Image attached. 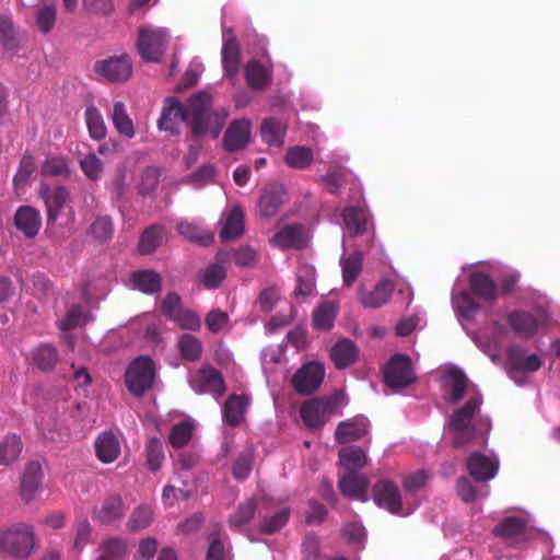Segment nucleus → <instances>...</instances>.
I'll return each mask as SVG.
<instances>
[{"label":"nucleus","instance_id":"f257e3e1","mask_svg":"<svg viewBox=\"0 0 560 560\" xmlns=\"http://www.w3.org/2000/svg\"><path fill=\"white\" fill-rule=\"evenodd\" d=\"M184 116L191 137L199 139L210 132L215 139L225 126L229 112L224 107L212 108L211 95L200 91L192 94L184 105Z\"/></svg>","mask_w":560,"mask_h":560},{"label":"nucleus","instance_id":"f03ea898","mask_svg":"<svg viewBox=\"0 0 560 560\" xmlns=\"http://www.w3.org/2000/svg\"><path fill=\"white\" fill-rule=\"evenodd\" d=\"M37 548V537L32 525L16 523L0 530V550L14 559L26 560Z\"/></svg>","mask_w":560,"mask_h":560},{"label":"nucleus","instance_id":"7ed1b4c3","mask_svg":"<svg viewBox=\"0 0 560 560\" xmlns=\"http://www.w3.org/2000/svg\"><path fill=\"white\" fill-rule=\"evenodd\" d=\"M482 398L480 396L469 398L465 405L453 411L448 429L454 433L453 446L458 448L470 443L477 435L474 417L480 409Z\"/></svg>","mask_w":560,"mask_h":560},{"label":"nucleus","instance_id":"20e7f679","mask_svg":"<svg viewBox=\"0 0 560 560\" xmlns=\"http://www.w3.org/2000/svg\"><path fill=\"white\" fill-rule=\"evenodd\" d=\"M341 399V393L315 397L301 406L300 416L308 429H319L335 415Z\"/></svg>","mask_w":560,"mask_h":560},{"label":"nucleus","instance_id":"39448f33","mask_svg":"<svg viewBox=\"0 0 560 560\" xmlns=\"http://www.w3.org/2000/svg\"><path fill=\"white\" fill-rule=\"evenodd\" d=\"M155 382V363L147 355L132 360L125 372V384L136 397H141L150 390Z\"/></svg>","mask_w":560,"mask_h":560},{"label":"nucleus","instance_id":"423d86ee","mask_svg":"<svg viewBox=\"0 0 560 560\" xmlns=\"http://www.w3.org/2000/svg\"><path fill=\"white\" fill-rule=\"evenodd\" d=\"M168 39L163 28L142 26L139 28L138 50L147 61L158 62L164 55Z\"/></svg>","mask_w":560,"mask_h":560},{"label":"nucleus","instance_id":"0eeeda50","mask_svg":"<svg viewBox=\"0 0 560 560\" xmlns=\"http://www.w3.org/2000/svg\"><path fill=\"white\" fill-rule=\"evenodd\" d=\"M417 381L411 359L406 354H394L384 371V382L393 389H402Z\"/></svg>","mask_w":560,"mask_h":560},{"label":"nucleus","instance_id":"6e6552de","mask_svg":"<svg viewBox=\"0 0 560 560\" xmlns=\"http://www.w3.org/2000/svg\"><path fill=\"white\" fill-rule=\"evenodd\" d=\"M324 377V365L318 362L311 361L304 363L296 370L291 380V384L298 394L308 396L319 388Z\"/></svg>","mask_w":560,"mask_h":560},{"label":"nucleus","instance_id":"1a4fd4ad","mask_svg":"<svg viewBox=\"0 0 560 560\" xmlns=\"http://www.w3.org/2000/svg\"><path fill=\"white\" fill-rule=\"evenodd\" d=\"M94 70L108 82H124L132 74V61L127 55L114 56L97 60L94 63Z\"/></svg>","mask_w":560,"mask_h":560},{"label":"nucleus","instance_id":"9d476101","mask_svg":"<svg viewBox=\"0 0 560 560\" xmlns=\"http://www.w3.org/2000/svg\"><path fill=\"white\" fill-rule=\"evenodd\" d=\"M189 384L197 394H212L220 397L226 390L221 372L211 365L200 368L191 376Z\"/></svg>","mask_w":560,"mask_h":560},{"label":"nucleus","instance_id":"9b49d317","mask_svg":"<svg viewBox=\"0 0 560 560\" xmlns=\"http://www.w3.org/2000/svg\"><path fill=\"white\" fill-rule=\"evenodd\" d=\"M372 497L378 508L395 515H402V500L395 482L388 479L377 480L372 487Z\"/></svg>","mask_w":560,"mask_h":560},{"label":"nucleus","instance_id":"f8f14e48","mask_svg":"<svg viewBox=\"0 0 560 560\" xmlns=\"http://www.w3.org/2000/svg\"><path fill=\"white\" fill-rule=\"evenodd\" d=\"M185 122L184 105L177 97L167 96L163 103L158 127L162 131L178 135V121Z\"/></svg>","mask_w":560,"mask_h":560},{"label":"nucleus","instance_id":"ddd939ff","mask_svg":"<svg viewBox=\"0 0 560 560\" xmlns=\"http://www.w3.org/2000/svg\"><path fill=\"white\" fill-rule=\"evenodd\" d=\"M394 290V281L382 279L371 291L360 290L359 302L365 308H380L388 303Z\"/></svg>","mask_w":560,"mask_h":560},{"label":"nucleus","instance_id":"4468645a","mask_svg":"<svg viewBox=\"0 0 560 560\" xmlns=\"http://www.w3.org/2000/svg\"><path fill=\"white\" fill-rule=\"evenodd\" d=\"M338 487L340 492L347 498L362 502H366L369 500L368 490L370 481L363 474H358L355 471L347 472L339 479Z\"/></svg>","mask_w":560,"mask_h":560},{"label":"nucleus","instance_id":"2eb2a0df","mask_svg":"<svg viewBox=\"0 0 560 560\" xmlns=\"http://www.w3.org/2000/svg\"><path fill=\"white\" fill-rule=\"evenodd\" d=\"M271 243L282 249L304 248L307 241L303 225L298 223L284 225L275 234Z\"/></svg>","mask_w":560,"mask_h":560},{"label":"nucleus","instance_id":"dca6fc26","mask_svg":"<svg viewBox=\"0 0 560 560\" xmlns=\"http://www.w3.org/2000/svg\"><path fill=\"white\" fill-rule=\"evenodd\" d=\"M369 431V420L363 416L341 421L335 431V439L340 444L362 439Z\"/></svg>","mask_w":560,"mask_h":560},{"label":"nucleus","instance_id":"f3484780","mask_svg":"<svg viewBox=\"0 0 560 560\" xmlns=\"http://www.w3.org/2000/svg\"><path fill=\"white\" fill-rule=\"evenodd\" d=\"M499 464L480 452H474L467 459L469 475L477 482L492 479L498 472Z\"/></svg>","mask_w":560,"mask_h":560},{"label":"nucleus","instance_id":"a211bd4d","mask_svg":"<svg viewBox=\"0 0 560 560\" xmlns=\"http://www.w3.org/2000/svg\"><path fill=\"white\" fill-rule=\"evenodd\" d=\"M250 137V122L246 119L234 120L226 129L223 147L229 152H235L246 147Z\"/></svg>","mask_w":560,"mask_h":560},{"label":"nucleus","instance_id":"6ab92c4d","mask_svg":"<svg viewBox=\"0 0 560 560\" xmlns=\"http://www.w3.org/2000/svg\"><path fill=\"white\" fill-rule=\"evenodd\" d=\"M21 47V37L10 16H0V52L13 58Z\"/></svg>","mask_w":560,"mask_h":560},{"label":"nucleus","instance_id":"aec40b11","mask_svg":"<svg viewBox=\"0 0 560 560\" xmlns=\"http://www.w3.org/2000/svg\"><path fill=\"white\" fill-rule=\"evenodd\" d=\"M506 322L513 331L525 339L533 338L539 329V320L525 311H514L508 315Z\"/></svg>","mask_w":560,"mask_h":560},{"label":"nucleus","instance_id":"412c9836","mask_svg":"<svg viewBox=\"0 0 560 560\" xmlns=\"http://www.w3.org/2000/svg\"><path fill=\"white\" fill-rule=\"evenodd\" d=\"M42 220L39 212L30 206L20 207L14 215V226L27 238L35 237L40 229Z\"/></svg>","mask_w":560,"mask_h":560},{"label":"nucleus","instance_id":"4be33fe9","mask_svg":"<svg viewBox=\"0 0 560 560\" xmlns=\"http://www.w3.org/2000/svg\"><path fill=\"white\" fill-rule=\"evenodd\" d=\"M469 288L471 292L486 302H494L499 288L494 280L483 271H474L469 276Z\"/></svg>","mask_w":560,"mask_h":560},{"label":"nucleus","instance_id":"5701e85b","mask_svg":"<svg viewBox=\"0 0 560 560\" xmlns=\"http://www.w3.org/2000/svg\"><path fill=\"white\" fill-rule=\"evenodd\" d=\"M249 405V397L242 394H232L223 405V420L230 427H238L245 418L246 409Z\"/></svg>","mask_w":560,"mask_h":560},{"label":"nucleus","instance_id":"b1692460","mask_svg":"<svg viewBox=\"0 0 560 560\" xmlns=\"http://www.w3.org/2000/svg\"><path fill=\"white\" fill-rule=\"evenodd\" d=\"M127 506L119 494H110L104 499L100 509L95 510L94 517L102 524H112L121 518Z\"/></svg>","mask_w":560,"mask_h":560},{"label":"nucleus","instance_id":"393cba45","mask_svg":"<svg viewBox=\"0 0 560 560\" xmlns=\"http://www.w3.org/2000/svg\"><path fill=\"white\" fill-rule=\"evenodd\" d=\"M42 198L45 201L47 210V223L52 224L59 217L60 211L63 209L69 199V191L66 187L59 186L56 189L46 187L42 190Z\"/></svg>","mask_w":560,"mask_h":560},{"label":"nucleus","instance_id":"a878e982","mask_svg":"<svg viewBox=\"0 0 560 560\" xmlns=\"http://www.w3.org/2000/svg\"><path fill=\"white\" fill-rule=\"evenodd\" d=\"M94 446L97 458L104 464L113 463L120 454L119 440L110 431L100 433Z\"/></svg>","mask_w":560,"mask_h":560},{"label":"nucleus","instance_id":"bb28decb","mask_svg":"<svg viewBox=\"0 0 560 560\" xmlns=\"http://www.w3.org/2000/svg\"><path fill=\"white\" fill-rule=\"evenodd\" d=\"M43 472L38 462H32L26 466L22 476L20 494L24 502L28 503L35 498V493L42 483Z\"/></svg>","mask_w":560,"mask_h":560},{"label":"nucleus","instance_id":"cd10ccee","mask_svg":"<svg viewBox=\"0 0 560 560\" xmlns=\"http://www.w3.org/2000/svg\"><path fill=\"white\" fill-rule=\"evenodd\" d=\"M358 353L357 345L352 340L343 338L331 348L330 359L337 369L342 370L355 362Z\"/></svg>","mask_w":560,"mask_h":560},{"label":"nucleus","instance_id":"c85d7f7f","mask_svg":"<svg viewBox=\"0 0 560 560\" xmlns=\"http://www.w3.org/2000/svg\"><path fill=\"white\" fill-rule=\"evenodd\" d=\"M284 190L281 186H270L262 190L259 200V214L264 218L276 215L283 205Z\"/></svg>","mask_w":560,"mask_h":560},{"label":"nucleus","instance_id":"c756f323","mask_svg":"<svg viewBox=\"0 0 560 560\" xmlns=\"http://www.w3.org/2000/svg\"><path fill=\"white\" fill-rule=\"evenodd\" d=\"M133 289L144 293H159L162 289V278L159 272L152 269L137 270L130 276Z\"/></svg>","mask_w":560,"mask_h":560},{"label":"nucleus","instance_id":"7c9ffc66","mask_svg":"<svg viewBox=\"0 0 560 560\" xmlns=\"http://www.w3.org/2000/svg\"><path fill=\"white\" fill-rule=\"evenodd\" d=\"M316 288V270L312 265L301 264L296 270V287L294 295L296 298L310 296Z\"/></svg>","mask_w":560,"mask_h":560},{"label":"nucleus","instance_id":"2f4dec72","mask_svg":"<svg viewBox=\"0 0 560 560\" xmlns=\"http://www.w3.org/2000/svg\"><path fill=\"white\" fill-rule=\"evenodd\" d=\"M287 126L278 118L269 117L262 120L260 126V133L262 140L273 147H282Z\"/></svg>","mask_w":560,"mask_h":560},{"label":"nucleus","instance_id":"473e14b6","mask_svg":"<svg viewBox=\"0 0 560 560\" xmlns=\"http://www.w3.org/2000/svg\"><path fill=\"white\" fill-rule=\"evenodd\" d=\"M244 233V212L241 206H234L228 214L220 232L222 241L235 240Z\"/></svg>","mask_w":560,"mask_h":560},{"label":"nucleus","instance_id":"72a5a7b5","mask_svg":"<svg viewBox=\"0 0 560 560\" xmlns=\"http://www.w3.org/2000/svg\"><path fill=\"white\" fill-rule=\"evenodd\" d=\"M128 544L121 537L105 538L98 546L96 560H122L127 555Z\"/></svg>","mask_w":560,"mask_h":560},{"label":"nucleus","instance_id":"f704fd0d","mask_svg":"<svg viewBox=\"0 0 560 560\" xmlns=\"http://www.w3.org/2000/svg\"><path fill=\"white\" fill-rule=\"evenodd\" d=\"M340 464L348 472L363 468L368 463L365 452L357 445L343 446L338 452Z\"/></svg>","mask_w":560,"mask_h":560},{"label":"nucleus","instance_id":"c9c22d12","mask_svg":"<svg viewBox=\"0 0 560 560\" xmlns=\"http://www.w3.org/2000/svg\"><path fill=\"white\" fill-rule=\"evenodd\" d=\"M258 501L256 498H249L241 503L236 510L229 516V525L232 529L238 530L248 524L256 513Z\"/></svg>","mask_w":560,"mask_h":560},{"label":"nucleus","instance_id":"e433bc0d","mask_svg":"<svg viewBox=\"0 0 560 560\" xmlns=\"http://www.w3.org/2000/svg\"><path fill=\"white\" fill-rule=\"evenodd\" d=\"M57 20V7L52 1L42 3L34 12V21L42 34L51 32Z\"/></svg>","mask_w":560,"mask_h":560},{"label":"nucleus","instance_id":"4c0bfd02","mask_svg":"<svg viewBox=\"0 0 560 560\" xmlns=\"http://www.w3.org/2000/svg\"><path fill=\"white\" fill-rule=\"evenodd\" d=\"M245 79L253 90H262L271 81L270 72L258 61H249L245 67Z\"/></svg>","mask_w":560,"mask_h":560},{"label":"nucleus","instance_id":"58836bf2","mask_svg":"<svg viewBox=\"0 0 560 560\" xmlns=\"http://www.w3.org/2000/svg\"><path fill=\"white\" fill-rule=\"evenodd\" d=\"M222 65L228 77L233 78L240 68V46L235 37L229 38L222 48Z\"/></svg>","mask_w":560,"mask_h":560},{"label":"nucleus","instance_id":"ea45409f","mask_svg":"<svg viewBox=\"0 0 560 560\" xmlns=\"http://www.w3.org/2000/svg\"><path fill=\"white\" fill-rule=\"evenodd\" d=\"M85 124L90 137L95 141H101L107 136V127L101 112L93 105L86 107L84 112Z\"/></svg>","mask_w":560,"mask_h":560},{"label":"nucleus","instance_id":"a19ab883","mask_svg":"<svg viewBox=\"0 0 560 560\" xmlns=\"http://www.w3.org/2000/svg\"><path fill=\"white\" fill-rule=\"evenodd\" d=\"M342 268L343 284L351 287L362 271L363 255L359 250H354L340 261Z\"/></svg>","mask_w":560,"mask_h":560},{"label":"nucleus","instance_id":"79ce46f5","mask_svg":"<svg viewBox=\"0 0 560 560\" xmlns=\"http://www.w3.org/2000/svg\"><path fill=\"white\" fill-rule=\"evenodd\" d=\"M338 314V306L327 301L317 306L313 313V325L319 330H330Z\"/></svg>","mask_w":560,"mask_h":560},{"label":"nucleus","instance_id":"37998d69","mask_svg":"<svg viewBox=\"0 0 560 560\" xmlns=\"http://www.w3.org/2000/svg\"><path fill=\"white\" fill-rule=\"evenodd\" d=\"M228 260H230L229 253H219L217 255L218 264H212L207 267L202 278V282L206 288L215 289L222 283L226 277V271L225 268L219 264L225 262Z\"/></svg>","mask_w":560,"mask_h":560},{"label":"nucleus","instance_id":"c03bdc74","mask_svg":"<svg viewBox=\"0 0 560 560\" xmlns=\"http://www.w3.org/2000/svg\"><path fill=\"white\" fill-rule=\"evenodd\" d=\"M110 117L116 130L120 135L127 138H132L135 136V126L132 119L129 117L126 110L124 102L117 101L114 103L113 113Z\"/></svg>","mask_w":560,"mask_h":560},{"label":"nucleus","instance_id":"a18cd8bd","mask_svg":"<svg viewBox=\"0 0 560 560\" xmlns=\"http://www.w3.org/2000/svg\"><path fill=\"white\" fill-rule=\"evenodd\" d=\"M164 228L155 224L145 229L140 237L138 250L142 255L151 254L162 244Z\"/></svg>","mask_w":560,"mask_h":560},{"label":"nucleus","instance_id":"49530a36","mask_svg":"<svg viewBox=\"0 0 560 560\" xmlns=\"http://www.w3.org/2000/svg\"><path fill=\"white\" fill-rule=\"evenodd\" d=\"M510 363L518 371L535 372L541 366V360L537 354L524 357L523 351L516 347L508 350Z\"/></svg>","mask_w":560,"mask_h":560},{"label":"nucleus","instance_id":"de8ad7c7","mask_svg":"<svg viewBox=\"0 0 560 560\" xmlns=\"http://www.w3.org/2000/svg\"><path fill=\"white\" fill-rule=\"evenodd\" d=\"M314 160V154L311 148L303 145H295L288 149L284 161L295 170L308 168Z\"/></svg>","mask_w":560,"mask_h":560},{"label":"nucleus","instance_id":"09e8293b","mask_svg":"<svg viewBox=\"0 0 560 560\" xmlns=\"http://www.w3.org/2000/svg\"><path fill=\"white\" fill-rule=\"evenodd\" d=\"M176 229L180 235L190 242L198 243L203 246L213 242V234L202 230L195 223L180 221L177 223Z\"/></svg>","mask_w":560,"mask_h":560},{"label":"nucleus","instance_id":"8fccbe9b","mask_svg":"<svg viewBox=\"0 0 560 560\" xmlns=\"http://www.w3.org/2000/svg\"><path fill=\"white\" fill-rule=\"evenodd\" d=\"M526 523L518 516L503 518L494 528L493 535L504 539H513L524 533Z\"/></svg>","mask_w":560,"mask_h":560},{"label":"nucleus","instance_id":"3c124183","mask_svg":"<svg viewBox=\"0 0 560 560\" xmlns=\"http://www.w3.org/2000/svg\"><path fill=\"white\" fill-rule=\"evenodd\" d=\"M291 510L283 508L272 515L265 516L258 525V530L264 535H273L280 532L289 522Z\"/></svg>","mask_w":560,"mask_h":560},{"label":"nucleus","instance_id":"603ef678","mask_svg":"<svg viewBox=\"0 0 560 560\" xmlns=\"http://www.w3.org/2000/svg\"><path fill=\"white\" fill-rule=\"evenodd\" d=\"M23 448L20 436L10 434L0 442V465L8 466L15 462Z\"/></svg>","mask_w":560,"mask_h":560},{"label":"nucleus","instance_id":"864d4df0","mask_svg":"<svg viewBox=\"0 0 560 560\" xmlns=\"http://www.w3.org/2000/svg\"><path fill=\"white\" fill-rule=\"evenodd\" d=\"M182 358L189 362H195L201 358L202 343L191 334H184L179 337L177 343Z\"/></svg>","mask_w":560,"mask_h":560},{"label":"nucleus","instance_id":"5fc2aeb1","mask_svg":"<svg viewBox=\"0 0 560 560\" xmlns=\"http://www.w3.org/2000/svg\"><path fill=\"white\" fill-rule=\"evenodd\" d=\"M446 380L450 384L448 401L456 404L462 400L465 395L468 382L467 376L463 371L455 368L448 371Z\"/></svg>","mask_w":560,"mask_h":560},{"label":"nucleus","instance_id":"6e6d98bb","mask_svg":"<svg viewBox=\"0 0 560 560\" xmlns=\"http://www.w3.org/2000/svg\"><path fill=\"white\" fill-rule=\"evenodd\" d=\"M153 522V510L149 505H139L136 508L127 522V529L131 533L145 529Z\"/></svg>","mask_w":560,"mask_h":560},{"label":"nucleus","instance_id":"4d7b16f0","mask_svg":"<svg viewBox=\"0 0 560 560\" xmlns=\"http://www.w3.org/2000/svg\"><path fill=\"white\" fill-rule=\"evenodd\" d=\"M144 453L148 468L158 471L165 458L162 441L159 438H151L145 444Z\"/></svg>","mask_w":560,"mask_h":560},{"label":"nucleus","instance_id":"13d9d810","mask_svg":"<svg viewBox=\"0 0 560 560\" xmlns=\"http://www.w3.org/2000/svg\"><path fill=\"white\" fill-rule=\"evenodd\" d=\"M342 219L347 229L354 234H363L366 230L364 211L359 207H347L342 211Z\"/></svg>","mask_w":560,"mask_h":560},{"label":"nucleus","instance_id":"bf43d9fd","mask_svg":"<svg viewBox=\"0 0 560 560\" xmlns=\"http://www.w3.org/2000/svg\"><path fill=\"white\" fill-rule=\"evenodd\" d=\"M194 430L195 427L189 421H180L174 424L168 435L170 444L175 448L187 445L192 438Z\"/></svg>","mask_w":560,"mask_h":560},{"label":"nucleus","instance_id":"052dcab7","mask_svg":"<svg viewBox=\"0 0 560 560\" xmlns=\"http://www.w3.org/2000/svg\"><path fill=\"white\" fill-rule=\"evenodd\" d=\"M58 358L57 349L50 345H43L33 353L34 362L43 371H50L57 363Z\"/></svg>","mask_w":560,"mask_h":560},{"label":"nucleus","instance_id":"680f3d73","mask_svg":"<svg viewBox=\"0 0 560 560\" xmlns=\"http://www.w3.org/2000/svg\"><path fill=\"white\" fill-rule=\"evenodd\" d=\"M114 228L109 217H98L89 229L90 235L98 243H105L113 236Z\"/></svg>","mask_w":560,"mask_h":560},{"label":"nucleus","instance_id":"e2e57ef3","mask_svg":"<svg viewBox=\"0 0 560 560\" xmlns=\"http://www.w3.org/2000/svg\"><path fill=\"white\" fill-rule=\"evenodd\" d=\"M254 460V451L250 447L245 448L236 458L232 467V474L235 479L244 480L252 470Z\"/></svg>","mask_w":560,"mask_h":560},{"label":"nucleus","instance_id":"0e129e2a","mask_svg":"<svg viewBox=\"0 0 560 560\" xmlns=\"http://www.w3.org/2000/svg\"><path fill=\"white\" fill-rule=\"evenodd\" d=\"M180 329L197 331L201 328L200 316L190 308H183L177 315L171 319Z\"/></svg>","mask_w":560,"mask_h":560},{"label":"nucleus","instance_id":"69168bd1","mask_svg":"<svg viewBox=\"0 0 560 560\" xmlns=\"http://www.w3.org/2000/svg\"><path fill=\"white\" fill-rule=\"evenodd\" d=\"M42 172L49 176H68L70 174L68 161L63 156H49L42 166Z\"/></svg>","mask_w":560,"mask_h":560},{"label":"nucleus","instance_id":"338daca9","mask_svg":"<svg viewBox=\"0 0 560 560\" xmlns=\"http://www.w3.org/2000/svg\"><path fill=\"white\" fill-rule=\"evenodd\" d=\"M36 170L35 160L32 155L25 154L20 161L19 170L13 178L16 188H23L30 176Z\"/></svg>","mask_w":560,"mask_h":560},{"label":"nucleus","instance_id":"774afa93","mask_svg":"<svg viewBox=\"0 0 560 560\" xmlns=\"http://www.w3.org/2000/svg\"><path fill=\"white\" fill-rule=\"evenodd\" d=\"M183 308H185L180 296L177 293L170 292L162 301V314L168 319H173Z\"/></svg>","mask_w":560,"mask_h":560}]
</instances>
